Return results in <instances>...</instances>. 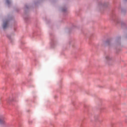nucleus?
<instances>
[{
  "label": "nucleus",
  "instance_id": "1",
  "mask_svg": "<svg viewBox=\"0 0 127 127\" xmlns=\"http://www.w3.org/2000/svg\"><path fill=\"white\" fill-rule=\"evenodd\" d=\"M7 23H8L7 21L4 22L3 23V29H5V28H6V27H7Z\"/></svg>",
  "mask_w": 127,
  "mask_h": 127
},
{
  "label": "nucleus",
  "instance_id": "2",
  "mask_svg": "<svg viewBox=\"0 0 127 127\" xmlns=\"http://www.w3.org/2000/svg\"><path fill=\"white\" fill-rule=\"evenodd\" d=\"M105 59L107 61H110V60H112V58L110 57V56H106Z\"/></svg>",
  "mask_w": 127,
  "mask_h": 127
},
{
  "label": "nucleus",
  "instance_id": "3",
  "mask_svg": "<svg viewBox=\"0 0 127 127\" xmlns=\"http://www.w3.org/2000/svg\"><path fill=\"white\" fill-rule=\"evenodd\" d=\"M2 123H3V120L0 119V124H2Z\"/></svg>",
  "mask_w": 127,
  "mask_h": 127
},
{
  "label": "nucleus",
  "instance_id": "4",
  "mask_svg": "<svg viewBox=\"0 0 127 127\" xmlns=\"http://www.w3.org/2000/svg\"><path fill=\"white\" fill-rule=\"evenodd\" d=\"M7 3H8V0H7Z\"/></svg>",
  "mask_w": 127,
  "mask_h": 127
}]
</instances>
